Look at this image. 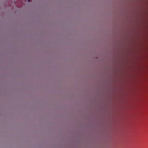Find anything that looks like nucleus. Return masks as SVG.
Here are the masks:
<instances>
[{
  "mask_svg": "<svg viewBox=\"0 0 148 148\" xmlns=\"http://www.w3.org/2000/svg\"><path fill=\"white\" fill-rule=\"evenodd\" d=\"M28 2H30V0H28Z\"/></svg>",
  "mask_w": 148,
  "mask_h": 148,
  "instance_id": "1",
  "label": "nucleus"
}]
</instances>
